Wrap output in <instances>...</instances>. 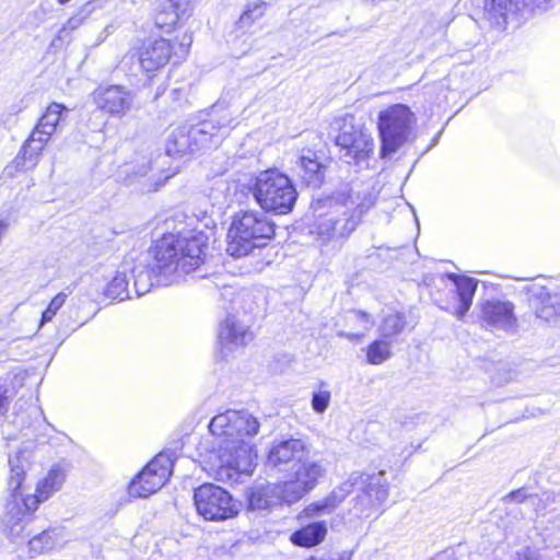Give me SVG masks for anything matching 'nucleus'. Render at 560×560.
Listing matches in <instances>:
<instances>
[{"mask_svg":"<svg viewBox=\"0 0 560 560\" xmlns=\"http://www.w3.org/2000/svg\"><path fill=\"white\" fill-rule=\"evenodd\" d=\"M208 236L205 232L167 234L156 242L153 260L147 266H131L130 278L137 296L148 293L154 285H168L179 273L197 269L205 259Z\"/></svg>","mask_w":560,"mask_h":560,"instance_id":"1","label":"nucleus"},{"mask_svg":"<svg viewBox=\"0 0 560 560\" xmlns=\"http://www.w3.org/2000/svg\"><path fill=\"white\" fill-rule=\"evenodd\" d=\"M259 427L257 418L247 410L229 409L212 418L209 430L217 439L218 480L237 482L241 475L253 472L257 459L253 439Z\"/></svg>","mask_w":560,"mask_h":560,"instance_id":"2","label":"nucleus"},{"mask_svg":"<svg viewBox=\"0 0 560 560\" xmlns=\"http://www.w3.org/2000/svg\"><path fill=\"white\" fill-rule=\"evenodd\" d=\"M35 457L33 442L23 444L15 457H9L11 475L9 490L11 499L7 503L4 524L9 537L18 546V559H33L35 492L31 485H25L26 468L31 469L32 458Z\"/></svg>","mask_w":560,"mask_h":560,"instance_id":"3","label":"nucleus"},{"mask_svg":"<svg viewBox=\"0 0 560 560\" xmlns=\"http://www.w3.org/2000/svg\"><path fill=\"white\" fill-rule=\"evenodd\" d=\"M235 126V118L228 110L221 112V107L215 105L208 119L190 127L174 129L166 140V154L184 155L218 147Z\"/></svg>","mask_w":560,"mask_h":560,"instance_id":"4","label":"nucleus"},{"mask_svg":"<svg viewBox=\"0 0 560 560\" xmlns=\"http://www.w3.org/2000/svg\"><path fill=\"white\" fill-rule=\"evenodd\" d=\"M359 194H350L343 203L335 202L330 210L320 214L314 225L313 234L322 244L341 245L359 225L362 215L374 205V197L365 195L359 201Z\"/></svg>","mask_w":560,"mask_h":560,"instance_id":"5","label":"nucleus"},{"mask_svg":"<svg viewBox=\"0 0 560 560\" xmlns=\"http://www.w3.org/2000/svg\"><path fill=\"white\" fill-rule=\"evenodd\" d=\"M275 235V224L264 213L255 210L234 215L228 232L226 253L240 258L256 247H262Z\"/></svg>","mask_w":560,"mask_h":560,"instance_id":"6","label":"nucleus"},{"mask_svg":"<svg viewBox=\"0 0 560 560\" xmlns=\"http://www.w3.org/2000/svg\"><path fill=\"white\" fill-rule=\"evenodd\" d=\"M335 143L339 148V159L342 162L357 171L371 167L375 149L374 139L369 129L357 121L353 115H346L341 119Z\"/></svg>","mask_w":560,"mask_h":560,"instance_id":"7","label":"nucleus"},{"mask_svg":"<svg viewBox=\"0 0 560 560\" xmlns=\"http://www.w3.org/2000/svg\"><path fill=\"white\" fill-rule=\"evenodd\" d=\"M252 191L260 208L275 214L291 212L298 199L291 178L277 170L261 172L256 177Z\"/></svg>","mask_w":560,"mask_h":560,"instance_id":"8","label":"nucleus"},{"mask_svg":"<svg viewBox=\"0 0 560 560\" xmlns=\"http://www.w3.org/2000/svg\"><path fill=\"white\" fill-rule=\"evenodd\" d=\"M415 124L413 113L404 104H394L378 113L382 158L390 156L409 141Z\"/></svg>","mask_w":560,"mask_h":560,"instance_id":"9","label":"nucleus"},{"mask_svg":"<svg viewBox=\"0 0 560 560\" xmlns=\"http://www.w3.org/2000/svg\"><path fill=\"white\" fill-rule=\"evenodd\" d=\"M197 513L206 521L220 522L237 515L238 506L232 494L214 483H203L194 491Z\"/></svg>","mask_w":560,"mask_h":560,"instance_id":"10","label":"nucleus"},{"mask_svg":"<svg viewBox=\"0 0 560 560\" xmlns=\"http://www.w3.org/2000/svg\"><path fill=\"white\" fill-rule=\"evenodd\" d=\"M326 475L323 460L310 457L308 454L288 474L284 487L285 503L292 504L312 492Z\"/></svg>","mask_w":560,"mask_h":560,"instance_id":"11","label":"nucleus"},{"mask_svg":"<svg viewBox=\"0 0 560 560\" xmlns=\"http://www.w3.org/2000/svg\"><path fill=\"white\" fill-rule=\"evenodd\" d=\"M550 3L551 0H486L485 15L492 27L504 30L520 18L547 11Z\"/></svg>","mask_w":560,"mask_h":560,"instance_id":"12","label":"nucleus"},{"mask_svg":"<svg viewBox=\"0 0 560 560\" xmlns=\"http://www.w3.org/2000/svg\"><path fill=\"white\" fill-rule=\"evenodd\" d=\"M174 460L165 452L158 454L131 480L128 487L130 497L148 498L159 491L172 475Z\"/></svg>","mask_w":560,"mask_h":560,"instance_id":"13","label":"nucleus"},{"mask_svg":"<svg viewBox=\"0 0 560 560\" xmlns=\"http://www.w3.org/2000/svg\"><path fill=\"white\" fill-rule=\"evenodd\" d=\"M360 479L355 481L354 489L359 493L354 499V513L360 517H369L378 509L388 498V483L384 477V471L377 475H365L357 472Z\"/></svg>","mask_w":560,"mask_h":560,"instance_id":"14","label":"nucleus"},{"mask_svg":"<svg viewBox=\"0 0 560 560\" xmlns=\"http://www.w3.org/2000/svg\"><path fill=\"white\" fill-rule=\"evenodd\" d=\"M308 454L306 444L300 439H288L275 442L270 447L266 467L277 472L289 474L296 463Z\"/></svg>","mask_w":560,"mask_h":560,"instance_id":"15","label":"nucleus"},{"mask_svg":"<svg viewBox=\"0 0 560 560\" xmlns=\"http://www.w3.org/2000/svg\"><path fill=\"white\" fill-rule=\"evenodd\" d=\"M96 107L113 116H125L132 107L135 94L122 85H101L92 93Z\"/></svg>","mask_w":560,"mask_h":560,"instance_id":"16","label":"nucleus"},{"mask_svg":"<svg viewBox=\"0 0 560 560\" xmlns=\"http://www.w3.org/2000/svg\"><path fill=\"white\" fill-rule=\"evenodd\" d=\"M482 325L490 330L512 332L516 328L514 304L506 300H487L481 304Z\"/></svg>","mask_w":560,"mask_h":560,"instance_id":"17","label":"nucleus"},{"mask_svg":"<svg viewBox=\"0 0 560 560\" xmlns=\"http://www.w3.org/2000/svg\"><path fill=\"white\" fill-rule=\"evenodd\" d=\"M329 164L330 159L322 152L306 150L296 160L295 172L305 185L319 188L325 182Z\"/></svg>","mask_w":560,"mask_h":560,"instance_id":"18","label":"nucleus"},{"mask_svg":"<svg viewBox=\"0 0 560 560\" xmlns=\"http://www.w3.org/2000/svg\"><path fill=\"white\" fill-rule=\"evenodd\" d=\"M359 479L358 474H351L346 481L334 488L326 497L306 505L302 514L307 518L331 514L354 490V483Z\"/></svg>","mask_w":560,"mask_h":560,"instance_id":"19","label":"nucleus"},{"mask_svg":"<svg viewBox=\"0 0 560 560\" xmlns=\"http://www.w3.org/2000/svg\"><path fill=\"white\" fill-rule=\"evenodd\" d=\"M174 46L164 38H148L138 49V58L141 68L151 72L164 67L171 56Z\"/></svg>","mask_w":560,"mask_h":560,"instance_id":"20","label":"nucleus"},{"mask_svg":"<svg viewBox=\"0 0 560 560\" xmlns=\"http://www.w3.org/2000/svg\"><path fill=\"white\" fill-rule=\"evenodd\" d=\"M174 173L164 174V171H154L152 163L145 161L132 167L128 174L126 182L129 186L141 194H149L159 190Z\"/></svg>","mask_w":560,"mask_h":560,"instance_id":"21","label":"nucleus"},{"mask_svg":"<svg viewBox=\"0 0 560 560\" xmlns=\"http://www.w3.org/2000/svg\"><path fill=\"white\" fill-rule=\"evenodd\" d=\"M253 340V332L248 325L241 322L236 316L229 315L222 323L219 331L221 352L228 355L238 347H243Z\"/></svg>","mask_w":560,"mask_h":560,"instance_id":"22","label":"nucleus"},{"mask_svg":"<svg viewBox=\"0 0 560 560\" xmlns=\"http://www.w3.org/2000/svg\"><path fill=\"white\" fill-rule=\"evenodd\" d=\"M282 502H285V493L281 482L255 487L248 495V508L252 511L269 510Z\"/></svg>","mask_w":560,"mask_h":560,"instance_id":"23","label":"nucleus"},{"mask_svg":"<svg viewBox=\"0 0 560 560\" xmlns=\"http://www.w3.org/2000/svg\"><path fill=\"white\" fill-rule=\"evenodd\" d=\"M69 470L70 465L65 460L50 466L43 479L37 481V505L47 501L62 488Z\"/></svg>","mask_w":560,"mask_h":560,"instance_id":"24","label":"nucleus"},{"mask_svg":"<svg viewBox=\"0 0 560 560\" xmlns=\"http://www.w3.org/2000/svg\"><path fill=\"white\" fill-rule=\"evenodd\" d=\"M446 277L454 283L458 299V306L455 308L454 315L458 319H463L472 304L478 281L456 273H447Z\"/></svg>","mask_w":560,"mask_h":560,"instance_id":"25","label":"nucleus"},{"mask_svg":"<svg viewBox=\"0 0 560 560\" xmlns=\"http://www.w3.org/2000/svg\"><path fill=\"white\" fill-rule=\"evenodd\" d=\"M131 270V264L124 261L119 269L116 271L115 277L108 282L105 288L104 294L112 300L124 301L130 299L129 271Z\"/></svg>","mask_w":560,"mask_h":560,"instance_id":"26","label":"nucleus"},{"mask_svg":"<svg viewBox=\"0 0 560 560\" xmlns=\"http://www.w3.org/2000/svg\"><path fill=\"white\" fill-rule=\"evenodd\" d=\"M327 534L325 522L311 523L291 535V541L300 547H313L320 544Z\"/></svg>","mask_w":560,"mask_h":560,"instance_id":"27","label":"nucleus"},{"mask_svg":"<svg viewBox=\"0 0 560 560\" xmlns=\"http://www.w3.org/2000/svg\"><path fill=\"white\" fill-rule=\"evenodd\" d=\"M67 110V108L59 103H51L44 115L37 120V133L42 136H46L37 138L39 142H47L48 139L55 131L57 130V126L61 120L62 113Z\"/></svg>","mask_w":560,"mask_h":560,"instance_id":"28","label":"nucleus"},{"mask_svg":"<svg viewBox=\"0 0 560 560\" xmlns=\"http://www.w3.org/2000/svg\"><path fill=\"white\" fill-rule=\"evenodd\" d=\"M170 12H160L156 15V25L160 27H172L179 21L186 19L191 10L190 0H170Z\"/></svg>","mask_w":560,"mask_h":560,"instance_id":"29","label":"nucleus"},{"mask_svg":"<svg viewBox=\"0 0 560 560\" xmlns=\"http://www.w3.org/2000/svg\"><path fill=\"white\" fill-rule=\"evenodd\" d=\"M69 540V535L62 527H52L37 535V549L49 552L61 548Z\"/></svg>","mask_w":560,"mask_h":560,"instance_id":"30","label":"nucleus"},{"mask_svg":"<svg viewBox=\"0 0 560 560\" xmlns=\"http://www.w3.org/2000/svg\"><path fill=\"white\" fill-rule=\"evenodd\" d=\"M406 327V317L402 313H390L383 317L378 331L385 339L400 335Z\"/></svg>","mask_w":560,"mask_h":560,"instance_id":"31","label":"nucleus"},{"mask_svg":"<svg viewBox=\"0 0 560 560\" xmlns=\"http://www.w3.org/2000/svg\"><path fill=\"white\" fill-rule=\"evenodd\" d=\"M540 299V305L535 311L538 318L548 322L560 315V293H541Z\"/></svg>","mask_w":560,"mask_h":560,"instance_id":"32","label":"nucleus"},{"mask_svg":"<svg viewBox=\"0 0 560 560\" xmlns=\"http://www.w3.org/2000/svg\"><path fill=\"white\" fill-rule=\"evenodd\" d=\"M49 444L54 447H67L72 443V440L65 433L57 431L49 423L40 427V433L37 434V444Z\"/></svg>","mask_w":560,"mask_h":560,"instance_id":"33","label":"nucleus"},{"mask_svg":"<svg viewBox=\"0 0 560 560\" xmlns=\"http://www.w3.org/2000/svg\"><path fill=\"white\" fill-rule=\"evenodd\" d=\"M35 139V128L31 131L27 140L25 141L24 145L20 150L19 154L15 156L11 165H8L5 167V172L8 175H13V170L18 171H25L33 166L32 158L33 153L31 152L28 156L26 154L28 153V148L31 147V142Z\"/></svg>","mask_w":560,"mask_h":560,"instance_id":"34","label":"nucleus"},{"mask_svg":"<svg viewBox=\"0 0 560 560\" xmlns=\"http://www.w3.org/2000/svg\"><path fill=\"white\" fill-rule=\"evenodd\" d=\"M392 357L390 343L386 340H374L366 348V361L370 364L378 365Z\"/></svg>","mask_w":560,"mask_h":560,"instance_id":"35","label":"nucleus"},{"mask_svg":"<svg viewBox=\"0 0 560 560\" xmlns=\"http://www.w3.org/2000/svg\"><path fill=\"white\" fill-rule=\"evenodd\" d=\"M264 7L265 2L248 4L236 22V27L243 33L249 30L250 26L264 15Z\"/></svg>","mask_w":560,"mask_h":560,"instance_id":"36","label":"nucleus"},{"mask_svg":"<svg viewBox=\"0 0 560 560\" xmlns=\"http://www.w3.org/2000/svg\"><path fill=\"white\" fill-rule=\"evenodd\" d=\"M94 5L92 2H88L82 5L75 14H73L63 27L59 31V38L63 39L68 31L77 30L92 13Z\"/></svg>","mask_w":560,"mask_h":560,"instance_id":"37","label":"nucleus"},{"mask_svg":"<svg viewBox=\"0 0 560 560\" xmlns=\"http://www.w3.org/2000/svg\"><path fill=\"white\" fill-rule=\"evenodd\" d=\"M66 299L67 294L62 292L51 299L46 310L42 313L38 328L52 319L57 312L63 306Z\"/></svg>","mask_w":560,"mask_h":560,"instance_id":"38","label":"nucleus"},{"mask_svg":"<svg viewBox=\"0 0 560 560\" xmlns=\"http://www.w3.org/2000/svg\"><path fill=\"white\" fill-rule=\"evenodd\" d=\"M330 392L326 389H319L313 393L312 395V409L316 413H323L329 406L330 402Z\"/></svg>","mask_w":560,"mask_h":560,"instance_id":"39","label":"nucleus"},{"mask_svg":"<svg viewBox=\"0 0 560 560\" xmlns=\"http://www.w3.org/2000/svg\"><path fill=\"white\" fill-rule=\"evenodd\" d=\"M528 495L525 493L523 489H518L510 492L508 495L503 498L504 502H523Z\"/></svg>","mask_w":560,"mask_h":560,"instance_id":"40","label":"nucleus"},{"mask_svg":"<svg viewBox=\"0 0 560 560\" xmlns=\"http://www.w3.org/2000/svg\"><path fill=\"white\" fill-rule=\"evenodd\" d=\"M8 389L5 384L0 382V412L3 413L8 410L9 399H8Z\"/></svg>","mask_w":560,"mask_h":560,"instance_id":"41","label":"nucleus"},{"mask_svg":"<svg viewBox=\"0 0 560 560\" xmlns=\"http://www.w3.org/2000/svg\"><path fill=\"white\" fill-rule=\"evenodd\" d=\"M456 559V551L454 548H447L439 553L435 555L432 560H455Z\"/></svg>","mask_w":560,"mask_h":560,"instance_id":"42","label":"nucleus"},{"mask_svg":"<svg viewBox=\"0 0 560 560\" xmlns=\"http://www.w3.org/2000/svg\"><path fill=\"white\" fill-rule=\"evenodd\" d=\"M192 43V37L190 34H185L183 36L182 42L179 43V54L185 56L188 52V49Z\"/></svg>","mask_w":560,"mask_h":560,"instance_id":"43","label":"nucleus"},{"mask_svg":"<svg viewBox=\"0 0 560 560\" xmlns=\"http://www.w3.org/2000/svg\"><path fill=\"white\" fill-rule=\"evenodd\" d=\"M56 349H57V346L55 343L49 345L47 350L45 351L44 359H43L42 363H44L46 366H48L54 358Z\"/></svg>","mask_w":560,"mask_h":560,"instance_id":"44","label":"nucleus"},{"mask_svg":"<svg viewBox=\"0 0 560 560\" xmlns=\"http://www.w3.org/2000/svg\"><path fill=\"white\" fill-rule=\"evenodd\" d=\"M518 557L520 560H539L537 553L529 548H526L522 552H520Z\"/></svg>","mask_w":560,"mask_h":560,"instance_id":"45","label":"nucleus"},{"mask_svg":"<svg viewBox=\"0 0 560 560\" xmlns=\"http://www.w3.org/2000/svg\"><path fill=\"white\" fill-rule=\"evenodd\" d=\"M355 316H357L358 319H362L366 324H372V322L370 319V315L368 313H365V312L358 311V312H355Z\"/></svg>","mask_w":560,"mask_h":560,"instance_id":"46","label":"nucleus"}]
</instances>
